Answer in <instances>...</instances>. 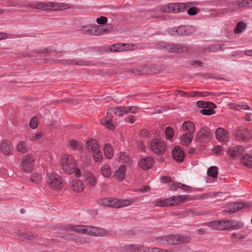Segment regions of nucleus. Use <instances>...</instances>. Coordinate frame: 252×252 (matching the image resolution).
I'll use <instances>...</instances> for the list:
<instances>
[{"label": "nucleus", "instance_id": "obj_1", "mask_svg": "<svg viewBox=\"0 0 252 252\" xmlns=\"http://www.w3.org/2000/svg\"><path fill=\"white\" fill-rule=\"evenodd\" d=\"M9 6L18 7L28 6L32 8H36L43 10H62L71 7L70 5L68 3L54 2H35L32 4L30 3H26V4L11 3Z\"/></svg>", "mask_w": 252, "mask_h": 252}, {"label": "nucleus", "instance_id": "obj_2", "mask_svg": "<svg viewBox=\"0 0 252 252\" xmlns=\"http://www.w3.org/2000/svg\"><path fill=\"white\" fill-rule=\"evenodd\" d=\"M65 230H73L77 233H84L93 236H105L108 234V231L105 229L90 225H69L66 226Z\"/></svg>", "mask_w": 252, "mask_h": 252}, {"label": "nucleus", "instance_id": "obj_3", "mask_svg": "<svg viewBox=\"0 0 252 252\" xmlns=\"http://www.w3.org/2000/svg\"><path fill=\"white\" fill-rule=\"evenodd\" d=\"M137 200V199L132 200L128 199L119 200L115 198H103L99 200V203L103 206L119 208L130 205L132 203Z\"/></svg>", "mask_w": 252, "mask_h": 252}, {"label": "nucleus", "instance_id": "obj_4", "mask_svg": "<svg viewBox=\"0 0 252 252\" xmlns=\"http://www.w3.org/2000/svg\"><path fill=\"white\" fill-rule=\"evenodd\" d=\"M60 164L63 170L69 174L73 173L77 167L74 158L72 156L68 154H64L62 156L60 159Z\"/></svg>", "mask_w": 252, "mask_h": 252}, {"label": "nucleus", "instance_id": "obj_5", "mask_svg": "<svg viewBox=\"0 0 252 252\" xmlns=\"http://www.w3.org/2000/svg\"><path fill=\"white\" fill-rule=\"evenodd\" d=\"M46 181L50 187L54 189L58 190L63 187L62 178L56 173L48 174L46 177Z\"/></svg>", "mask_w": 252, "mask_h": 252}, {"label": "nucleus", "instance_id": "obj_6", "mask_svg": "<svg viewBox=\"0 0 252 252\" xmlns=\"http://www.w3.org/2000/svg\"><path fill=\"white\" fill-rule=\"evenodd\" d=\"M160 48L169 52L183 53L188 50L187 46L180 44L162 43Z\"/></svg>", "mask_w": 252, "mask_h": 252}, {"label": "nucleus", "instance_id": "obj_7", "mask_svg": "<svg viewBox=\"0 0 252 252\" xmlns=\"http://www.w3.org/2000/svg\"><path fill=\"white\" fill-rule=\"evenodd\" d=\"M213 137V132L208 127H203L196 134V140L197 142L207 143L210 142Z\"/></svg>", "mask_w": 252, "mask_h": 252}, {"label": "nucleus", "instance_id": "obj_8", "mask_svg": "<svg viewBox=\"0 0 252 252\" xmlns=\"http://www.w3.org/2000/svg\"><path fill=\"white\" fill-rule=\"evenodd\" d=\"M177 3H170L162 6L161 7L156 8L154 9L150 10L148 11L153 17H157V13L162 12H174L177 13Z\"/></svg>", "mask_w": 252, "mask_h": 252}, {"label": "nucleus", "instance_id": "obj_9", "mask_svg": "<svg viewBox=\"0 0 252 252\" xmlns=\"http://www.w3.org/2000/svg\"><path fill=\"white\" fill-rule=\"evenodd\" d=\"M35 158L33 155L28 154L23 158L21 163L22 169L26 172H31L33 169Z\"/></svg>", "mask_w": 252, "mask_h": 252}, {"label": "nucleus", "instance_id": "obj_10", "mask_svg": "<svg viewBox=\"0 0 252 252\" xmlns=\"http://www.w3.org/2000/svg\"><path fill=\"white\" fill-rule=\"evenodd\" d=\"M136 46L133 44L125 43H116L109 47V50L111 52H119L125 51L134 50Z\"/></svg>", "mask_w": 252, "mask_h": 252}, {"label": "nucleus", "instance_id": "obj_11", "mask_svg": "<svg viewBox=\"0 0 252 252\" xmlns=\"http://www.w3.org/2000/svg\"><path fill=\"white\" fill-rule=\"evenodd\" d=\"M150 147L153 152L156 154H161L166 151V145L163 141L154 139L151 141Z\"/></svg>", "mask_w": 252, "mask_h": 252}, {"label": "nucleus", "instance_id": "obj_12", "mask_svg": "<svg viewBox=\"0 0 252 252\" xmlns=\"http://www.w3.org/2000/svg\"><path fill=\"white\" fill-rule=\"evenodd\" d=\"M229 220H216L211 221L207 223V226L213 229L224 230L229 229Z\"/></svg>", "mask_w": 252, "mask_h": 252}, {"label": "nucleus", "instance_id": "obj_13", "mask_svg": "<svg viewBox=\"0 0 252 252\" xmlns=\"http://www.w3.org/2000/svg\"><path fill=\"white\" fill-rule=\"evenodd\" d=\"M188 200L187 195L174 196L167 199L168 206H176L183 203Z\"/></svg>", "mask_w": 252, "mask_h": 252}, {"label": "nucleus", "instance_id": "obj_14", "mask_svg": "<svg viewBox=\"0 0 252 252\" xmlns=\"http://www.w3.org/2000/svg\"><path fill=\"white\" fill-rule=\"evenodd\" d=\"M236 137L239 141L246 142L251 138V135L247 128H239L236 132Z\"/></svg>", "mask_w": 252, "mask_h": 252}, {"label": "nucleus", "instance_id": "obj_15", "mask_svg": "<svg viewBox=\"0 0 252 252\" xmlns=\"http://www.w3.org/2000/svg\"><path fill=\"white\" fill-rule=\"evenodd\" d=\"M18 236L21 241L27 240L33 242H36L40 238L37 234L33 232L21 233L18 235Z\"/></svg>", "mask_w": 252, "mask_h": 252}, {"label": "nucleus", "instance_id": "obj_16", "mask_svg": "<svg viewBox=\"0 0 252 252\" xmlns=\"http://www.w3.org/2000/svg\"><path fill=\"white\" fill-rule=\"evenodd\" d=\"M112 112H113V111H112V108L108 109L105 117L101 120L102 124L110 129L114 128V126L111 121L113 118Z\"/></svg>", "mask_w": 252, "mask_h": 252}, {"label": "nucleus", "instance_id": "obj_17", "mask_svg": "<svg viewBox=\"0 0 252 252\" xmlns=\"http://www.w3.org/2000/svg\"><path fill=\"white\" fill-rule=\"evenodd\" d=\"M153 163V159L150 157H148L141 158L138 161V165L142 169L147 170L152 167Z\"/></svg>", "mask_w": 252, "mask_h": 252}, {"label": "nucleus", "instance_id": "obj_18", "mask_svg": "<svg viewBox=\"0 0 252 252\" xmlns=\"http://www.w3.org/2000/svg\"><path fill=\"white\" fill-rule=\"evenodd\" d=\"M244 151V149L241 146L231 147L229 148L227 153L230 158H234L243 154Z\"/></svg>", "mask_w": 252, "mask_h": 252}, {"label": "nucleus", "instance_id": "obj_19", "mask_svg": "<svg viewBox=\"0 0 252 252\" xmlns=\"http://www.w3.org/2000/svg\"><path fill=\"white\" fill-rule=\"evenodd\" d=\"M12 149V145L8 140H3L0 143V151L5 155H11Z\"/></svg>", "mask_w": 252, "mask_h": 252}, {"label": "nucleus", "instance_id": "obj_20", "mask_svg": "<svg viewBox=\"0 0 252 252\" xmlns=\"http://www.w3.org/2000/svg\"><path fill=\"white\" fill-rule=\"evenodd\" d=\"M216 137L220 142H227L229 139L228 132L222 128H218L216 130Z\"/></svg>", "mask_w": 252, "mask_h": 252}, {"label": "nucleus", "instance_id": "obj_21", "mask_svg": "<svg viewBox=\"0 0 252 252\" xmlns=\"http://www.w3.org/2000/svg\"><path fill=\"white\" fill-rule=\"evenodd\" d=\"M172 157L176 161L181 162L184 159V152L180 147L175 146L172 151Z\"/></svg>", "mask_w": 252, "mask_h": 252}, {"label": "nucleus", "instance_id": "obj_22", "mask_svg": "<svg viewBox=\"0 0 252 252\" xmlns=\"http://www.w3.org/2000/svg\"><path fill=\"white\" fill-rule=\"evenodd\" d=\"M235 5L232 8H230L231 11H235L242 8H246L252 6V0H242L241 1H237L233 3Z\"/></svg>", "mask_w": 252, "mask_h": 252}, {"label": "nucleus", "instance_id": "obj_23", "mask_svg": "<svg viewBox=\"0 0 252 252\" xmlns=\"http://www.w3.org/2000/svg\"><path fill=\"white\" fill-rule=\"evenodd\" d=\"M244 203L241 202L230 203L226 205L227 208L228 209L227 212L230 214L234 213L244 208Z\"/></svg>", "mask_w": 252, "mask_h": 252}, {"label": "nucleus", "instance_id": "obj_24", "mask_svg": "<svg viewBox=\"0 0 252 252\" xmlns=\"http://www.w3.org/2000/svg\"><path fill=\"white\" fill-rule=\"evenodd\" d=\"M209 213L203 211H197L193 209H187L184 212L183 215L184 217H193L195 216H205Z\"/></svg>", "mask_w": 252, "mask_h": 252}, {"label": "nucleus", "instance_id": "obj_25", "mask_svg": "<svg viewBox=\"0 0 252 252\" xmlns=\"http://www.w3.org/2000/svg\"><path fill=\"white\" fill-rule=\"evenodd\" d=\"M96 32V36L110 33L113 30V27L111 25H107L106 27L96 26L94 27Z\"/></svg>", "mask_w": 252, "mask_h": 252}, {"label": "nucleus", "instance_id": "obj_26", "mask_svg": "<svg viewBox=\"0 0 252 252\" xmlns=\"http://www.w3.org/2000/svg\"><path fill=\"white\" fill-rule=\"evenodd\" d=\"M86 147L89 152H96L99 149V145L95 139H90L86 142Z\"/></svg>", "mask_w": 252, "mask_h": 252}, {"label": "nucleus", "instance_id": "obj_27", "mask_svg": "<svg viewBox=\"0 0 252 252\" xmlns=\"http://www.w3.org/2000/svg\"><path fill=\"white\" fill-rule=\"evenodd\" d=\"M178 35H188L194 31L191 26H181L178 28Z\"/></svg>", "mask_w": 252, "mask_h": 252}, {"label": "nucleus", "instance_id": "obj_28", "mask_svg": "<svg viewBox=\"0 0 252 252\" xmlns=\"http://www.w3.org/2000/svg\"><path fill=\"white\" fill-rule=\"evenodd\" d=\"M71 189L75 192H81L84 189L83 183L78 180H74L71 182Z\"/></svg>", "mask_w": 252, "mask_h": 252}, {"label": "nucleus", "instance_id": "obj_29", "mask_svg": "<svg viewBox=\"0 0 252 252\" xmlns=\"http://www.w3.org/2000/svg\"><path fill=\"white\" fill-rule=\"evenodd\" d=\"M85 181L89 187H94L95 184V178L91 173H86L84 174Z\"/></svg>", "mask_w": 252, "mask_h": 252}, {"label": "nucleus", "instance_id": "obj_30", "mask_svg": "<svg viewBox=\"0 0 252 252\" xmlns=\"http://www.w3.org/2000/svg\"><path fill=\"white\" fill-rule=\"evenodd\" d=\"M95 27L96 25H87L82 26L80 31L84 33L90 34L96 36V32Z\"/></svg>", "mask_w": 252, "mask_h": 252}, {"label": "nucleus", "instance_id": "obj_31", "mask_svg": "<svg viewBox=\"0 0 252 252\" xmlns=\"http://www.w3.org/2000/svg\"><path fill=\"white\" fill-rule=\"evenodd\" d=\"M103 152L105 157L111 159L114 155V150L112 146L109 144H106L103 147Z\"/></svg>", "mask_w": 252, "mask_h": 252}, {"label": "nucleus", "instance_id": "obj_32", "mask_svg": "<svg viewBox=\"0 0 252 252\" xmlns=\"http://www.w3.org/2000/svg\"><path fill=\"white\" fill-rule=\"evenodd\" d=\"M17 150L21 153H26L29 149L28 143L26 141H20L16 146Z\"/></svg>", "mask_w": 252, "mask_h": 252}, {"label": "nucleus", "instance_id": "obj_33", "mask_svg": "<svg viewBox=\"0 0 252 252\" xmlns=\"http://www.w3.org/2000/svg\"><path fill=\"white\" fill-rule=\"evenodd\" d=\"M126 166L124 165H121L118 170H117L114 176L117 178L119 181L123 180L126 176Z\"/></svg>", "mask_w": 252, "mask_h": 252}, {"label": "nucleus", "instance_id": "obj_34", "mask_svg": "<svg viewBox=\"0 0 252 252\" xmlns=\"http://www.w3.org/2000/svg\"><path fill=\"white\" fill-rule=\"evenodd\" d=\"M183 129L184 131H188V134H193L195 130L193 124L190 121L185 122L182 126Z\"/></svg>", "mask_w": 252, "mask_h": 252}, {"label": "nucleus", "instance_id": "obj_35", "mask_svg": "<svg viewBox=\"0 0 252 252\" xmlns=\"http://www.w3.org/2000/svg\"><path fill=\"white\" fill-rule=\"evenodd\" d=\"M193 134H188V133H184L182 135L181 138V141L182 144L184 145L188 146L191 142Z\"/></svg>", "mask_w": 252, "mask_h": 252}, {"label": "nucleus", "instance_id": "obj_36", "mask_svg": "<svg viewBox=\"0 0 252 252\" xmlns=\"http://www.w3.org/2000/svg\"><path fill=\"white\" fill-rule=\"evenodd\" d=\"M158 64H145L143 65L140 66V68H145V69H149L150 70V72H144V73H153L158 72L161 69L155 68L156 65Z\"/></svg>", "mask_w": 252, "mask_h": 252}, {"label": "nucleus", "instance_id": "obj_37", "mask_svg": "<svg viewBox=\"0 0 252 252\" xmlns=\"http://www.w3.org/2000/svg\"><path fill=\"white\" fill-rule=\"evenodd\" d=\"M216 106L214 104V106L208 105L207 107H205L200 110V113L203 115H211L215 113V111L214 108Z\"/></svg>", "mask_w": 252, "mask_h": 252}, {"label": "nucleus", "instance_id": "obj_38", "mask_svg": "<svg viewBox=\"0 0 252 252\" xmlns=\"http://www.w3.org/2000/svg\"><path fill=\"white\" fill-rule=\"evenodd\" d=\"M242 163L248 167H252V156L245 155L241 159Z\"/></svg>", "mask_w": 252, "mask_h": 252}, {"label": "nucleus", "instance_id": "obj_39", "mask_svg": "<svg viewBox=\"0 0 252 252\" xmlns=\"http://www.w3.org/2000/svg\"><path fill=\"white\" fill-rule=\"evenodd\" d=\"M119 158V159L123 163H127L128 164H131L132 163V159L128 155L125 153H120Z\"/></svg>", "mask_w": 252, "mask_h": 252}, {"label": "nucleus", "instance_id": "obj_40", "mask_svg": "<svg viewBox=\"0 0 252 252\" xmlns=\"http://www.w3.org/2000/svg\"><path fill=\"white\" fill-rule=\"evenodd\" d=\"M128 72L134 74V75H140L142 74H143L144 72H150V70L149 69H145V68H140V67L138 68H132L131 69H129L128 70Z\"/></svg>", "mask_w": 252, "mask_h": 252}, {"label": "nucleus", "instance_id": "obj_41", "mask_svg": "<svg viewBox=\"0 0 252 252\" xmlns=\"http://www.w3.org/2000/svg\"><path fill=\"white\" fill-rule=\"evenodd\" d=\"M126 107L124 106H120L117 107L116 108H112V111H113V112L117 115L119 116H123V115L126 114Z\"/></svg>", "mask_w": 252, "mask_h": 252}, {"label": "nucleus", "instance_id": "obj_42", "mask_svg": "<svg viewBox=\"0 0 252 252\" xmlns=\"http://www.w3.org/2000/svg\"><path fill=\"white\" fill-rule=\"evenodd\" d=\"M207 174L214 178L217 177L218 174V167L214 166L209 167L207 171Z\"/></svg>", "mask_w": 252, "mask_h": 252}, {"label": "nucleus", "instance_id": "obj_43", "mask_svg": "<svg viewBox=\"0 0 252 252\" xmlns=\"http://www.w3.org/2000/svg\"><path fill=\"white\" fill-rule=\"evenodd\" d=\"M101 173L103 176L108 178L110 176L111 173L110 167L107 165H103L101 168Z\"/></svg>", "mask_w": 252, "mask_h": 252}, {"label": "nucleus", "instance_id": "obj_44", "mask_svg": "<svg viewBox=\"0 0 252 252\" xmlns=\"http://www.w3.org/2000/svg\"><path fill=\"white\" fill-rule=\"evenodd\" d=\"M42 177L40 174L33 173L31 176V180L34 183L39 184L41 181Z\"/></svg>", "mask_w": 252, "mask_h": 252}, {"label": "nucleus", "instance_id": "obj_45", "mask_svg": "<svg viewBox=\"0 0 252 252\" xmlns=\"http://www.w3.org/2000/svg\"><path fill=\"white\" fill-rule=\"evenodd\" d=\"M153 204L154 206H158L162 207H168V203L167 202V199L164 200H157L153 201Z\"/></svg>", "mask_w": 252, "mask_h": 252}, {"label": "nucleus", "instance_id": "obj_46", "mask_svg": "<svg viewBox=\"0 0 252 252\" xmlns=\"http://www.w3.org/2000/svg\"><path fill=\"white\" fill-rule=\"evenodd\" d=\"M231 239L233 242H237L245 238V235L233 233L231 235Z\"/></svg>", "mask_w": 252, "mask_h": 252}, {"label": "nucleus", "instance_id": "obj_47", "mask_svg": "<svg viewBox=\"0 0 252 252\" xmlns=\"http://www.w3.org/2000/svg\"><path fill=\"white\" fill-rule=\"evenodd\" d=\"M246 28V25L243 22H240L237 24L236 28L235 29V33H240L243 32Z\"/></svg>", "mask_w": 252, "mask_h": 252}, {"label": "nucleus", "instance_id": "obj_48", "mask_svg": "<svg viewBox=\"0 0 252 252\" xmlns=\"http://www.w3.org/2000/svg\"><path fill=\"white\" fill-rule=\"evenodd\" d=\"M197 104L199 107L203 108V109L205 107H207L209 105L214 106V103L212 102H205L201 100L198 101Z\"/></svg>", "mask_w": 252, "mask_h": 252}, {"label": "nucleus", "instance_id": "obj_49", "mask_svg": "<svg viewBox=\"0 0 252 252\" xmlns=\"http://www.w3.org/2000/svg\"><path fill=\"white\" fill-rule=\"evenodd\" d=\"M43 136V132L41 131H38L35 135L29 137V140L32 141H35L41 139Z\"/></svg>", "mask_w": 252, "mask_h": 252}, {"label": "nucleus", "instance_id": "obj_50", "mask_svg": "<svg viewBox=\"0 0 252 252\" xmlns=\"http://www.w3.org/2000/svg\"><path fill=\"white\" fill-rule=\"evenodd\" d=\"M189 3H177V12L184 11L186 7L189 6Z\"/></svg>", "mask_w": 252, "mask_h": 252}, {"label": "nucleus", "instance_id": "obj_51", "mask_svg": "<svg viewBox=\"0 0 252 252\" xmlns=\"http://www.w3.org/2000/svg\"><path fill=\"white\" fill-rule=\"evenodd\" d=\"M126 114L129 113L135 114V113H137L140 110L139 107H138L137 106H129V107H126Z\"/></svg>", "mask_w": 252, "mask_h": 252}, {"label": "nucleus", "instance_id": "obj_52", "mask_svg": "<svg viewBox=\"0 0 252 252\" xmlns=\"http://www.w3.org/2000/svg\"><path fill=\"white\" fill-rule=\"evenodd\" d=\"M93 153H94L93 158L95 161L98 162L101 160L102 158V156L100 153V152L99 150V149L97 150L96 152H93Z\"/></svg>", "mask_w": 252, "mask_h": 252}, {"label": "nucleus", "instance_id": "obj_53", "mask_svg": "<svg viewBox=\"0 0 252 252\" xmlns=\"http://www.w3.org/2000/svg\"><path fill=\"white\" fill-rule=\"evenodd\" d=\"M229 229L233 228L235 229H238L240 227L238 226L239 221L235 220H229Z\"/></svg>", "mask_w": 252, "mask_h": 252}, {"label": "nucleus", "instance_id": "obj_54", "mask_svg": "<svg viewBox=\"0 0 252 252\" xmlns=\"http://www.w3.org/2000/svg\"><path fill=\"white\" fill-rule=\"evenodd\" d=\"M37 119L35 117H32L30 122V126L32 129H35L37 127Z\"/></svg>", "mask_w": 252, "mask_h": 252}, {"label": "nucleus", "instance_id": "obj_55", "mask_svg": "<svg viewBox=\"0 0 252 252\" xmlns=\"http://www.w3.org/2000/svg\"><path fill=\"white\" fill-rule=\"evenodd\" d=\"M165 132L167 139H171L173 137L174 132L172 128L169 126L166 127Z\"/></svg>", "mask_w": 252, "mask_h": 252}, {"label": "nucleus", "instance_id": "obj_56", "mask_svg": "<svg viewBox=\"0 0 252 252\" xmlns=\"http://www.w3.org/2000/svg\"><path fill=\"white\" fill-rule=\"evenodd\" d=\"M169 240L173 244H176L180 242L181 237L179 235H171L169 237Z\"/></svg>", "mask_w": 252, "mask_h": 252}, {"label": "nucleus", "instance_id": "obj_57", "mask_svg": "<svg viewBox=\"0 0 252 252\" xmlns=\"http://www.w3.org/2000/svg\"><path fill=\"white\" fill-rule=\"evenodd\" d=\"M107 18L104 16H100L96 19V23L99 25H104L107 22Z\"/></svg>", "mask_w": 252, "mask_h": 252}, {"label": "nucleus", "instance_id": "obj_58", "mask_svg": "<svg viewBox=\"0 0 252 252\" xmlns=\"http://www.w3.org/2000/svg\"><path fill=\"white\" fill-rule=\"evenodd\" d=\"M125 252H135L136 247L134 245L126 246L123 247Z\"/></svg>", "mask_w": 252, "mask_h": 252}, {"label": "nucleus", "instance_id": "obj_59", "mask_svg": "<svg viewBox=\"0 0 252 252\" xmlns=\"http://www.w3.org/2000/svg\"><path fill=\"white\" fill-rule=\"evenodd\" d=\"M199 10L197 7H190L187 11V13L189 15H194L198 12Z\"/></svg>", "mask_w": 252, "mask_h": 252}, {"label": "nucleus", "instance_id": "obj_60", "mask_svg": "<svg viewBox=\"0 0 252 252\" xmlns=\"http://www.w3.org/2000/svg\"><path fill=\"white\" fill-rule=\"evenodd\" d=\"M78 142L74 140H70L68 144V146L73 150L76 149L78 147Z\"/></svg>", "mask_w": 252, "mask_h": 252}, {"label": "nucleus", "instance_id": "obj_61", "mask_svg": "<svg viewBox=\"0 0 252 252\" xmlns=\"http://www.w3.org/2000/svg\"><path fill=\"white\" fill-rule=\"evenodd\" d=\"M178 188L186 191H190L191 190L190 187L180 183H178Z\"/></svg>", "mask_w": 252, "mask_h": 252}, {"label": "nucleus", "instance_id": "obj_62", "mask_svg": "<svg viewBox=\"0 0 252 252\" xmlns=\"http://www.w3.org/2000/svg\"><path fill=\"white\" fill-rule=\"evenodd\" d=\"M169 189L170 190H176L178 189V182H171L169 184Z\"/></svg>", "mask_w": 252, "mask_h": 252}, {"label": "nucleus", "instance_id": "obj_63", "mask_svg": "<svg viewBox=\"0 0 252 252\" xmlns=\"http://www.w3.org/2000/svg\"><path fill=\"white\" fill-rule=\"evenodd\" d=\"M180 237H181V240H180V242L182 243H188L191 240V238H190V237L188 236H180Z\"/></svg>", "mask_w": 252, "mask_h": 252}, {"label": "nucleus", "instance_id": "obj_64", "mask_svg": "<svg viewBox=\"0 0 252 252\" xmlns=\"http://www.w3.org/2000/svg\"><path fill=\"white\" fill-rule=\"evenodd\" d=\"M137 250L138 252H150L151 249L143 247H139L137 248Z\"/></svg>", "mask_w": 252, "mask_h": 252}]
</instances>
